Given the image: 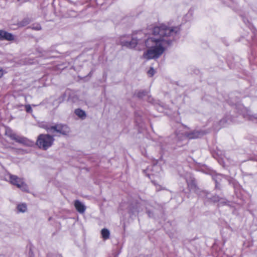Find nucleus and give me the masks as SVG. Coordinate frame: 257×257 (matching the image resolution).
<instances>
[{
    "mask_svg": "<svg viewBox=\"0 0 257 257\" xmlns=\"http://www.w3.org/2000/svg\"><path fill=\"white\" fill-rule=\"evenodd\" d=\"M17 208L20 212H25L27 210V205L26 204H19Z\"/></svg>",
    "mask_w": 257,
    "mask_h": 257,
    "instance_id": "nucleus-12",
    "label": "nucleus"
},
{
    "mask_svg": "<svg viewBox=\"0 0 257 257\" xmlns=\"http://www.w3.org/2000/svg\"><path fill=\"white\" fill-rule=\"evenodd\" d=\"M5 135L10 138L11 140H15L16 142L22 144H26L28 142V140L26 138L18 136L14 133L9 127L6 128Z\"/></svg>",
    "mask_w": 257,
    "mask_h": 257,
    "instance_id": "nucleus-5",
    "label": "nucleus"
},
{
    "mask_svg": "<svg viewBox=\"0 0 257 257\" xmlns=\"http://www.w3.org/2000/svg\"><path fill=\"white\" fill-rule=\"evenodd\" d=\"M138 39L133 37L132 41L130 42V48H135L138 44Z\"/></svg>",
    "mask_w": 257,
    "mask_h": 257,
    "instance_id": "nucleus-11",
    "label": "nucleus"
},
{
    "mask_svg": "<svg viewBox=\"0 0 257 257\" xmlns=\"http://www.w3.org/2000/svg\"><path fill=\"white\" fill-rule=\"evenodd\" d=\"M43 127L48 133L52 134L57 133L63 136L67 135L70 131L69 127L67 125L62 123L56 124L54 125L45 124Z\"/></svg>",
    "mask_w": 257,
    "mask_h": 257,
    "instance_id": "nucleus-3",
    "label": "nucleus"
},
{
    "mask_svg": "<svg viewBox=\"0 0 257 257\" xmlns=\"http://www.w3.org/2000/svg\"><path fill=\"white\" fill-rule=\"evenodd\" d=\"M75 113L76 115H77L82 119L85 118L86 116L85 112L80 108L75 109Z\"/></svg>",
    "mask_w": 257,
    "mask_h": 257,
    "instance_id": "nucleus-9",
    "label": "nucleus"
},
{
    "mask_svg": "<svg viewBox=\"0 0 257 257\" xmlns=\"http://www.w3.org/2000/svg\"><path fill=\"white\" fill-rule=\"evenodd\" d=\"M15 37L12 33L0 30V41H13Z\"/></svg>",
    "mask_w": 257,
    "mask_h": 257,
    "instance_id": "nucleus-6",
    "label": "nucleus"
},
{
    "mask_svg": "<svg viewBox=\"0 0 257 257\" xmlns=\"http://www.w3.org/2000/svg\"><path fill=\"white\" fill-rule=\"evenodd\" d=\"M253 118H254V119H257V117H256V116H255V115H251V116H250V117H249V119H251V120H253Z\"/></svg>",
    "mask_w": 257,
    "mask_h": 257,
    "instance_id": "nucleus-21",
    "label": "nucleus"
},
{
    "mask_svg": "<svg viewBox=\"0 0 257 257\" xmlns=\"http://www.w3.org/2000/svg\"><path fill=\"white\" fill-rule=\"evenodd\" d=\"M8 178L10 183L15 186H16L18 188L20 189L22 191L28 192L29 190L28 186L25 182L23 178H20L16 175L9 174Z\"/></svg>",
    "mask_w": 257,
    "mask_h": 257,
    "instance_id": "nucleus-4",
    "label": "nucleus"
},
{
    "mask_svg": "<svg viewBox=\"0 0 257 257\" xmlns=\"http://www.w3.org/2000/svg\"><path fill=\"white\" fill-rule=\"evenodd\" d=\"M155 73V70L153 68H151L148 71V75L150 77H152Z\"/></svg>",
    "mask_w": 257,
    "mask_h": 257,
    "instance_id": "nucleus-15",
    "label": "nucleus"
},
{
    "mask_svg": "<svg viewBox=\"0 0 257 257\" xmlns=\"http://www.w3.org/2000/svg\"><path fill=\"white\" fill-rule=\"evenodd\" d=\"M124 230H125V226H124Z\"/></svg>",
    "mask_w": 257,
    "mask_h": 257,
    "instance_id": "nucleus-22",
    "label": "nucleus"
},
{
    "mask_svg": "<svg viewBox=\"0 0 257 257\" xmlns=\"http://www.w3.org/2000/svg\"><path fill=\"white\" fill-rule=\"evenodd\" d=\"M25 109L27 112L31 113L32 112V108L30 104L25 105Z\"/></svg>",
    "mask_w": 257,
    "mask_h": 257,
    "instance_id": "nucleus-14",
    "label": "nucleus"
},
{
    "mask_svg": "<svg viewBox=\"0 0 257 257\" xmlns=\"http://www.w3.org/2000/svg\"><path fill=\"white\" fill-rule=\"evenodd\" d=\"M32 28L35 30H40L41 29V27L40 25L37 24L36 26L33 25L32 27Z\"/></svg>",
    "mask_w": 257,
    "mask_h": 257,
    "instance_id": "nucleus-16",
    "label": "nucleus"
},
{
    "mask_svg": "<svg viewBox=\"0 0 257 257\" xmlns=\"http://www.w3.org/2000/svg\"><path fill=\"white\" fill-rule=\"evenodd\" d=\"M4 74V71L3 68H0V78L2 77Z\"/></svg>",
    "mask_w": 257,
    "mask_h": 257,
    "instance_id": "nucleus-19",
    "label": "nucleus"
},
{
    "mask_svg": "<svg viewBox=\"0 0 257 257\" xmlns=\"http://www.w3.org/2000/svg\"><path fill=\"white\" fill-rule=\"evenodd\" d=\"M120 44L122 46H127L128 44V42L127 41H123L122 40V39L120 40Z\"/></svg>",
    "mask_w": 257,
    "mask_h": 257,
    "instance_id": "nucleus-17",
    "label": "nucleus"
},
{
    "mask_svg": "<svg viewBox=\"0 0 257 257\" xmlns=\"http://www.w3.org/2000/svg\"><path fill=\"white\" fill-rule=\"evenodd\" d=\"M30 256L29 257H34V255L33 254V252L31 251V250H30L29 251Z\"/></svg>",
    "mask_w": 257,
    "mask_h": 257,
    "instance_id": "nucleus-20",
    "label": "nucleus"
},
{
    "mask_svg": "<svg viewBox=\"0 0 257 257\" xmlns=\"http://www.w3.org/2000/svg\"><path fill=\"white\" fill-rule=\"evenodd\" d=\"M54 140L53 136L40 134L38 137L36 145L40 149L45 151L53 145Z\"/></svg>",
    "mask_w": 257,
    "mask_h": 257,
    "instance_id": "nucleus-2",
    "label": "nucleus"
},
{
    "mask_svg": "<svg viewBox=\"0 0 257 257\" xmlns=\"http://www.w3.org/2000/svg\"><path fill=\"white\" fill-rule=\"evenodd\" d=\"M178 31L177 27H168L165 25L154 27L153 34L158 38L147 39L146 45L148 50L144 53V57L147 59L158 58L164 51V45L170 44L171 41L168 38L176 34Z\"/></svg>",
    "mask_w": 257,
    "mask_h": 257,
    "instance_id": "nucleus-1",
    "label": "nucleus"
},
{
    "mask_svg": "<svg viewBox=\"0 0 257 257\" xmlns=\"http://www.w3.org/2000/svg\"><path fill=\"white\" fill-rule=\"evenodd\" d=\"M57 257H62L61 255H58Z\"/></svg>",
    "mask_w": 257,
    "mask_h": 257,
    "instance_id": "nucleus-23",
    "label": "nucleus"
},
{
    "mask_svg": "<svg viewBox=\"0 0 257 257\" xmlns=\"http://www.w3.org/2000/svg\"><path fill=\"white\" fill-rule=\"evenodd\" d=\"M21 23H22V25L24 26H26L27 24H28L29 23V21L27 20H24Z\"/></svg>",
    "mask_w": 257,
    "mask_h": 257,
    "instance_id": "nucleus-18",
    "label": "nucleus"
},
{
    "mask_svg": "<svg viewBox=\"0 0 257 257\" xmlns=\"http://www.w3.org/2000/svg\"><path fill=\"white\" fill-rule=\"evenodd\" d=\"M201 134L198 131H194L190 133L185 134V136L189 139H196L201 136Z\"/></svg>",
    "mask_w": 257,
    "mask_h": 257,
    "instance_id": "nucleus-8",
    "label": "nucleus"
},
{
    "mask_svg": "<svg viewBox=\"0 0 257 257\" xmlns=\"http://www.w3.org/2000/svg\"><path fill=\"white\" fill-rule=\"evenodd\" d=\"M148 94L147 91L145 90H142L139 91L136 95L139 98H143L145 96L147 95Z\"/></svg>",
    "mask_w": 257,
    "mask_h": 257,
    "instance_id": "nucleus-13",
    "label": "nucleus"
},
{
    "mask_svg": "<svg viewBox=\"0 0 257 257\" xmlns=\"http://www.w3.org/2000/svg\"><path fill=\"white\" fill-rule=\"evenodd\" d=\"M74 206L77 211L80 213H83L86 210L85 206L78 200L75 201Z\"/></svg>",
    "mask_w": 257,
    "mask_h": 257,
    "instance_id": "nucleus-7",
    "label": "nucleus"
},
{
    "mask_svg": "<svg viewBox=\"0 0 257 257\" xmlns=\"http://www.w3.org/2000/svg\"><path fill=\"white\" fill-rule=\"evenodd\" d=\"M101 234L102 237L104 239L106 240V239H107L109 238V236H110V232L108 230V229H107L106 228H103L101 230Z\"/></svg>",
    "mask_w": 257,
    "mask_h": 257,
    "instance_id": "nucleus-10",
    "label": "nucleus"
}]
</instances>
